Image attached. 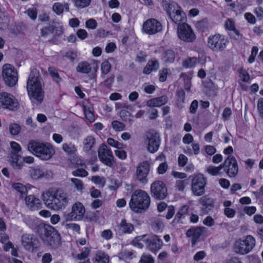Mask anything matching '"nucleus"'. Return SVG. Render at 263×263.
I'll return each mask as SVG.
<instances>
[{
  "label": "nucleus",
  "instance_id": "57",
  "mask_svg": "<svg viewBox=\"0 0 263 263\" xmlns=\"http://www.w3.org/2000/svg\"><path fill=\"white\" fill-rule=\"evenodd\" d=\"M208 21L206 20H203L198 21L196 23V27L201 31H203L208 27Z\"/></svg>",
  "mask_w": 263,
  "mask_h": 263
},
{
  "label": "nucleus",
  "instance_id": "55",
  "mask_svg": "<svg viewBox=\"0 0 263 263\" xmlns=\"http://www.w3.org/2000/svg\"><path fill=\"white\" fill-rule=\"evenodd\" d=\"M53 31V25L45 27L41 30V35L43 37L47 36Z\"/></svg>",
  "mask_w": 263,
  "mask_h": 263
},
{
  "label": "nucleus",
  "instance_id": "28",
  "mask_svg": "<svg viewBox=\"0 0 263 263\" xmlns=\"http://www.w3.org/2000/svg\"><path fill=\"white\" fill-rule=\"evenodd\" d=\"M167 101V97L166 96H162L148 100L146 104L148 106L151 107H158L165 104Z\"/></svg>",
  "mask_w": 263,
  "mask_h": 263
},
{
  "label": "nucleus",
  "instance_id": "34",
  "mask_svg": "<svg viewBox=\"0 0 263 263\" xmlns=\"http://www.w3.org/2000/svg\"><path fill=\"white\" fill-rule=\"evenodd\" d=\"M83 111L86 119L90 123L95 120V116L93 112V108L91 105L83 104Z\"/></svg>",
  "mask_w": 263,
  "mask_h": 263
},
{
  "label": "nucleus",
  "instance_id": "39",
  "mask_svg": "<svg viewBox=\"0 0 263 263\" xmlns=\"http://www.w3.org/2000/svg\"><path fill=\"white\" fill-rule=\"evenodd\" d=\"M225 27L229 30L233 31L236 35H240L239 32L237 30L235 26V23L232 20H228L225 23Z\"/></svg>",
  "mask_w": 263,
  "mask_h": 263
},
{
  "label": "nucleus",
  "instance_id": "9",
  "mask_svg": "<svg viewBox=\"0 0 263 263\" xmlns=\"http://www.w3.org/2000/svg\"><path fill=\"white\" fill-rule=\"evenodd\" d=\"M229 43L228 38L223 35L216 34L210 36L208 39V46L213 51H222L224 50Z\"/></svg>",
  "mask_w": 263,
  "mask_h": 263
},
{
  "label": "nucleus",
  "instance_id": "21",
  "mask_svg": "<svg viewBox=\"0 0 263 263\" xmlns=\"http://www.w3.org/2000/svg\"><path fill=\"white\" fill-rule=\"evenodd\" d=\"M98 156L100 160L106 165L111 167L114 165V157L111 151L102 144L99 148Z\"/></svg>",
  "mask_w": 263,
  "mask_h": 263
},
{
  "label": "nucleus",
  "instance_id": "7",
  "mask_svg": "<svg viewBox=\"0 0 263 263\" xmlns=\"http://www.w3.org/2000/svg\"><path fill=\"white\" fill-rule=\"evenodd\" d=\"M44 235L42 236L44 243L52 249L58 248L61 245L60 234L53 227L45 229Z\"/></svg>",
  "mask_w": 263,
  "mask_h": 263
},
{
  "label": "nucleus",
  "instance_id": "50",
  "mask_svg": "<svg viewBox=\"0 0 263 263\" xmlns=\"http://www.w3.org/2000/svg\"><path fill=\"white\" fill-rule=\"evenodd\" d=\"M111 65L108 61H104L101 64V71L103 73L106 74L110 70Z\"/></svg>",
  "mask_w": 263,
  "mask_h": 263
},
{
  "label": "nucleus",
  "instance_id": "4",
  "mask_svg": "<svg viewBox=\"0 0 263 263\" xmlns=\"http://www.w3.org/2000/svg\"><path fill=\"white\" fill-rule=\"evenodd\" d=\"M150 203L148 194L144 191L137 190L133 193L129 204L132 211L139 213L148 209Z\"/></svg>",
  "mask_w": 263,
  "mask_h": 263
},
{
  "label": "nucleus",
  "instance_id": "46",
  "mask_svg": "<svg viewBox=\"0 0 263 263\" xmlns=\"http://www.w3.org/2000/svg\"><path fill=\"white\" fill-rule=\"evenodd\" d=\"M9 130L11 135H17L21 131V126L16 123L11 124L9 125Z\"/></svg>",
  "mask_w": 263,
  "mask_h": 263
},
{
  "label": "nucleus",
  "instance_id": "17",
  "mask_svg": "<svg viewBox=\"0 0 263 263\" xmlns=\"http://www.w3.org/2000/svg\"><path fill=\"white\" fill-rule=\"evenodd\" d=\"M152 195L156 199L162 200L167 195V189L165 183L162 181H156L151 186Z\"/></svg>",
  "mask_w": 263,
  "mask_h": 263
},
{
  "label": "nucleus",
  "instance_id": "51",
  "mask_svg": "<svg viewBox=\"0 0 263 263\" xmlns=\"http://www.w3.org/2000/svg\"><path fill=\"white\" fill-rule=\"evenodd\" d=\"M189 210L187 205H183L178 211L176 215V217L178 218L184 217L187 213Z\"/></svg>",
  "mask_w": 263,
  "mask_h": 263
},
{
  "label": "nucleus",
  "instance_id": "33",
  "mask_svg": "<svg viewBox=\"0 0 263 263\" xmlns=\"http://www.w3.org/2000/svg\"><path fill=\"white\" fill-rule=\"evenodd\" d=\"M66 11H69V5L67 3L63 4L60 3H55L52 6L53 11L57 14H61L63 12L64 9Z\"/></svg>",
  "mask_w": 263,
  "mask_h": 263
},
{
  "label": "nucleus",
  "instance_id": "35",
  "mask_svg": "<svg viewBox=\"0 0 263 263\" xmlns=\"http://www.w3.org/2000/svg\"><path fill=\"white\" fill-rule=\"evenodd\" d=\"M11 187L13 190L17 192L22 198L28 193L27 187L21 183H13L11 184Z\"/></svg>",
  "mask_w": 263,
  "mask_h": 263
},
{
  "label": "nucleus",
  "instance_id": "54",
  "mask_svg": "<svg viewBox=\"0 0 263 263\" xmlns=\"http://www.w3.org/2000/svg\"><path fill=\"white\" fill-rule=\"evenodd\" d=\"M187 183L186 180H179L176 181L175 186L179 191H183Z\"/></svg>",
  "mask_w": 263,
  "mask_h": 263
},
{
  "label": "nucleus",
  "instance_id": "18",
  "mask_svg": "<svg viewBox=\"0 0 263 263\" xmlns=\"http://www.w3.org/2000/svg\"><path fill=\"white\" fill-rule=\"evenodd\" d=\"M21 243L25 250L33 252L39 247L37 238L33 234H24L21 237Z\"/></svg>",
  "mask_w": 263,
  "mask_h": 263
},
{
  "label": "nucleus",
  "instance_id": "20",
  "mask_svg": "<svg viewBox=\"0 0 263 263\" xmlns=\"http://www.w3.org/2000/svg\"><path fill=\"white\" fill-rule=\"evenodd\" d=\"M99 62L97 60H92L90 62L87 61H82L78 63L76 69L77 72L88 74L91 71L96 72L99 68Z\"/></svg>",
  "mask_w": 263,
  "mask_h": 263
},
{
  "label": "nucleus",
  "instance_id": "26",
  "mask_svg": "<svg viewBox=\"0 0 263 263\" xmlns=\"http://www.w3.org/2000/svg\"><path fill=\"white\" fill-rule=\"evenodd\" d=\"M225 172L229 177H234L238 172L237 162L234 157L229 156L228 157V163L226 166Z\"/></svg>",
  "mask_w": 263,
  "mask_h": 263
},
{
  "label": "nucleus",
  "instance_id": "43",
  "mask_svg": "<svg viewBox=\"0 0 263 263\" xmlns=\"http://www.w3.org/2000/svg\"><path fill=\"white\" fill-rule=\"evenodd\" d=\"M9 19L4 13H0V29L6 28L9 24Z\"/></svg>",
  "mask_w": 263,
  "mask_h": 263
},
{
  "label": "nucleus",
  "instance_id": "38",
  "mask_svg": "<svg viewBox=\"0 0 263 263\" xmlns=\"http://www.w3.org/2000/svg\"><path fill=\"white\" fill-rule=\"evenodd\" d=\"M197 63V60L196 58H187L182 62V65L186 68H192L195 66Z\"/></svg>",
  "mask_w": 263,
  "mask_h": 263
},
{
  "label": "nucleus",
  "instance_id": "53",
  "mask_svg": "<svg viewBox=\"0 0 263 263\" xmlns=\"http://www.w3.org/2000/svg\"><path fill=\"white\" fill-rule=\"evenodd\" d=\"M170 70L167 68H164L159 71V81L164 82L167 79V75L168 74Z\"/></svg>",
  "mask_w": 263,
  "mask_h": 263
},
{
  "label": "nucleus",
  "instance_id": "25",
  "mask_svg": "<svg viewBox=\"0 0 263 263\" xmlns=\"http://www.w3.org/2000/svg\"><path fill=\"white\" fill-rule=\"evenodd\" d=\"M206 228L204 227H192L187 230L186 232V237L191 238L192 246H194L197 240L199 239L202 233L204 232Z\"/></svg>",
  "mask_w": 263,
  "mask_h": 263
},
{
  "label": "nucleus",
  "instance_id": "23",
  "mask_svg": "<svg viewBox=\"0 0 263 263\" xmlns=\"http://www.w3.org/2000/svg\"><path fill=\"white\" fill-rule=\"evenodd\" d=\"M29 174L30 177L33 180H38L43 178H48L52 175L51 170L42 167L30 169Z\"/></svg>",
  "mask_w": 263,
  "mask_h": 263
},
{
  "label": "nucleus",
  "instance_id": "45",
  "mask_svg": "<svg viewBox=\"0 0 263 263\" xmlns=\"http://www.w3.org/2000/svg\"><path fill=\"white\" fill-rule=\"evenodd\" d=\"M121 118L125 122H130L132 120L130 119V113L126 109H122L120 112Z\"/></svg>",
  "mask_w": 263,
  "mask_h": 263
},
{
  "label": "nucleus",
  "instance_id": "15",
  "mask_svg": "<svg viewBox=\"0 0 263 263\" xmlns=\"http://www.w3.org/2000/svg\"><path fill=\"white\" fill-rule=\"evenodd\" d=\"M145 142H147V150L153 153L159 147L160 138L159 134L155 130H149L146 134Z\"/></svg>",
  "mask_w": 263,
  "mask_h": 263
},
{
  "label": "nucleus",
  "instance_id": "12",
  "mask_svg": "<svg viewBox=\"0 0 263 263\" xmlns=\"http://www.w3.org/2000/svg\"><path fill=\"white\" fill-rule=\"evenodd\" d=\"M85 213V208L80 202H75L71 207V211L64 215L66 221L82 220Z\"/></svg>",
  "mask_w": 263,
  "mask_h": 263
},
{
  "label": "nucleus",
  "instance_id": "36",
  "mask_svg": "<svg viewBox=\"0 0 263 263\" xmlns=\"http://www.w3.org/2000/svg\"><path fill=\"white\" fill-rule=\"evenodd\" d=\"M109 256L104 252L97 251L95 257V263H108Z\"/></svg>",
  "mask_w": 263,
  "mask_h": 263
},
{
  "label": "nucleus",
  "instance_id": "14",
  "mask_svg": "<svg viewBox=\"0 0 263 263\" xmlns=\"http://www.w3.org/2000/svg\"><path fill=\"white\" fill-rule=\"evenodd\" d=\"M178 36L182 41L185 42H193L196 35L191 26L186 23L178 25Z\"/></svg>",
  "mask_w": 263,
  "mask_h": 263
},
{
  "label": "nucleus",
  "instance_id": "27",
  "mask_svg": "<svg viewBox=\"0 0 263 263\" xmlns=\"http://www.w3.org/2000/svg\"><path fill=\"white\" fill-rule=\"evenodd\" d=\"M25 202L27 208L31 211L37 210L42 207L41 200L34 195L27 196L25 198Z\"/></svg>",
  "mask_w": 263,
  "mask_h": 263
},
{
  "label": "nucleus",
  "instance_id": "1",
  "mask_svg": "<svg viewBox=\"0 0 263 263\" xmlns=\"http://www.w3.org/2000/svg\"><path fill=\"white\" fill-rule=\"evenodd\" d=\"M27 89L32 103L40 104L42 102L44 92L42 88L41 78L36 69H32L31 71L27 81Z\"/></svg>",
  "mask_w": 263,
  "mask_h": 263
},
{
  "label": "nucleus",
  "instance_id": "8",
  "mask_svg": "<svg viewBox=\"0 0 263 263\" xmlns=\"http://www.w3.org/2000/svg\"><path fill=\"white\" fill-rule=\"evenodd\" d=\"M138 240H142L146 245L147 249L152 252H157L163 245L162 240L155 234L142 235L137 236Z\"/></svg>",
  "mask_w": 263,
  "mask_h": 263
},
{
  "label": "nucleus",
  "instance_id": "22",
  "mask_svg": "<svg viewBox=\"0 0 263 263\" xmlns=\"http://www.w3.org/2000/svg\"><path fill=\"white\" fill-rule=\"evenodd\" d=\"M150 165L148 161L140 163L137 167L136 176L137 179L140 182L145 183L147 182V176L149 174Z\"/></svg>",
  "mask_w": 263,
  "mask_h": 263
},
{
  "label": "nucleus",
  "instance_id": "32",
  "mask_svg": "<svg viewBox=\"0 0 263 263\" xmlns=\"http://www.w3.org/2000/svg\"><path fill=\"white\" fill-rule=\"evenodd\" d=\"M83 149L88 152L92 149L95 145V139L91 136H88L83 140Z\"/></svg>",
  "mask_w": 263,
  "mask_h": 263
},
{
  "label": "nucleus",
  "instance_id": "44",
  "mask_svg": "<svg viewBox=\"0 0 263 263\" xmlns=\"http://www.w3.org/2000/svg\"><path fill=\"white\" fill-rule=\"evenodd\" d=\"M111 126L116 131H122L125 128V125L123 123L117 120L111 122Z\"/></svg>",
  "mask_w": 263,
  "mask_h": 263
},
{
  "label": "nucleus",
  "instance_id": "31",
  "mask_svg": "<svg viewBox=\"0 0 263 263\" xmlns=\"http://www.w3.org/2000/svg\"><path fill=\"white\" fill-rule=\"evenodd\" d=\"M62 149L68 156L76 155L77 152V146L71 142L63 143Z\"/></svg>",
  "mask_w": 263,
  "mask_h": 263
},
{
  "label": "nucleus",
  "instance_id": "11",
  "mask_svg": "<svg viewBox=\"0 0 263 263\" xmlns=\"http://www.w3.org/2000/svg\"><path fill=\"white\" fill-rule=\"evenodd\" d=\"M206 179L203 175L199 174L194 177L192 180L191 191L196 196H202L205 192Z\"/></svg>",
  "mask_w": 263,
  "mask_h": 263
},
{
  "label": "nucleus",
  "instance_id": "40",
  "mask_svg": "<svg viewBox=\"0 0 263 263\" xmlns=\"http://www.w3.org/2000/svg\"><path fill=\"white\" fill-rule=\"evenodd\" d=\"M133 257V253L129 251H123L119 254V258L120 260L127 261Z\"/></svg>",
  "mask_w": 263,
  "mask_h": 263
},
{
  "label": "nucleus",
  "instance_id": "6",
  "mask_svg": "<svg viewBox=\"0 0 263 263\" xmlns=\"http://www.w3.org/2000/svg\"><path fill=\"white\" fill-rule=\"evenodd\" d=\"M255 239L251 235H247L245 239H239L234 243V251L239 254L249 253L255 246Z\"/></svg>",
  "mask_w": 263,
  "mask_h": 263
},
{
  "label": "nucleus",
  "instance_id": "49",
  "mask_svg": "<svg viewBox=\"0 0 263 263\" xmlns=\"http://www.w3.org/2000/svg\"><path fill=\"white\" fill-rule=\"evenodd\" d=\"M140 263H154V260L150 254H143L140 260Z\"/></svg>",
  "mask_w": 263,
  "mask_h": 263
},
{
  "label": "nucleus",
  "instance_id": "5",
  "mask_svg": "<svg viewBox=\"0 0 263 263\" xmlns=\"http://www.w3.org/2000/svg\"><path fill=\"white\" fill-rule=\"evenodd\" d=\"M162 6L167 12L171 20L178 25H181L185 18L184 13L175 2L170 0H162Z\"/></svg>",
  "mask_w": 263,
  "mask_h": 263
},
{
  "label": "nucleus",
  "instance_id": "42",
  "mask_svg": "<svg viewBox=\"0 0 263 263\" xmlns=\"http://www.w3.org/2000/svg\"><path fill=\"white\" fill-rule=\"evenodd\" d=\"M74 6L79 8H84L90 4L91 0H72Z\"/></svg>",
  "mask_w": 263,
  "mask_h": 263
},
{
  "label": "nucleus",
  "instance_id": "56",
  "mask_svg": "<svg viewBox=\"0 0 263 263\" xmlns=\"http://www.w3.org/2000/svg\"><path fill=\"white\" fill-rule=\"evenodd\" d=\"M257 108L259 114V116L263 119V98L258 99L257 103Z\"/></svg>",
  "mask_w": 263,
  "mask_h": 263
},
{
  "label": "nucleus",
  "instance_id": "61",
  "mask_svg": "<svg viewBox=\"0 0 263 263\" xmlns=\"http://www.w3.org/2000/svg\"><path fill=\"white\" fill-rule=\"evenodd\" d=\"M112 231L109 229L103 231L101 234V237L106 240L110 239L112 237Z\"/></svg>",
  "mask_w": 263,
  "mask_h": 263
},
{
  "label": "nucleus",
  "instance_id": "2",
  "mask_svg": "<svg viewBox=\"0 0 263 263\" xmlns=\"http://www.w3.org/2000/svg\"><path fill=\"white\" fill-rule=\"evenodd\" d=\"M42 198L48 209L55 211L65 209L68 202L67 194L59 190L44 192Z\"/></svg>",
  "mask_w": 263,
  "mask_h": 263
},
{
  "label": "nucleus",
  "instance_id": "59",
  "mask_svg": "<svg viewBox=\"0 0 263 263\" xmlns=\"http://www.w3.org/2000/svg\"><path fill=\"white\" fill-rule=\"evenodd\" d=\"M72 175L74 176L86 177L88 175V173L83 168H78L72 172Z\"/></svg>",
  "mask_w": 263,
  "mask_h": 263
},
{
  "label": "nucleus",
  "instance_id": "3",
  "mask_svg": "<svg viewBox=\"0 0 263 263\" xmlns=\"http://www.w3.org/2000/svg\"><path fill=\"white\" fill-rule=\"evenodd\" d=\"M27 149L42 160L50 159L54 154L52 146L48 143L31 140L27 144Z\"/></svg>",
  "mask_w": 263,
  "mask_h": 263
},
{
  "label": "nucleus",
  "instance_id": "30",
  "mask_svg": "<svg viewBox=\"0 0 263 263\" xmlns=\"http://www.w3.org/2000/svg\"><path fill=\"white\" fill-rule=\"evenodd\" d=\"M120 231L124 234H130L134 230V227L131 223L127 222L123 219L121 220L120 225Z\"/></svg>",
  "mask_w": 263,
  "mask_h": 263
},
{
  "label": "nucleus",
  "instance_id": "13",
  "mask_svg": "<svg viewBox=\"0 0 263 263\" xmlns=\"http://www.w3.org/2000/svg\"><path fill=\"white\" fill-rule=\"evenodd\" d=\"M11 151L9 153V162L10 165L14 169H20L22 167V164L18 162L20 155L18 153L21 151V145L14 141L10 143Z\"/></svg>",
  "mask_w": 263,
  "mask_h": 263
},
{
  "label": "nucleus",
  "instance_id": "64",
  "mask_svg": "<svg viewBox=\"0 0 263 263\" xmlns=\"http://www.w3.org/2000/svg\"><path fill=\"white\" fill-rule=\"evenodd\" d=\"M142 88L144 91L147 93H152L156 89L154 85L147 84L143 85Z\"/></svg>",
  "mask_w": 263,
  "mask_h": 263
},
{
  "label": "nucleus",
  "instance_id": "52",
  "mask_svg": "<svg viewBox=\"0 0 263 263\" xmlns=\"http://www.w3.org/2000/svg\"><path fill=\"white\" fill-rule=\"evenodd\" d=\"M71 181L77 190L82 191L83 189V183L81 180L77 178H71Z\"/></svg>",
  "mask_w": 263,
  "mask_h": 263
},
{
  "label": "nucleus",
  "instance_id": "29",
  "mask_svg": "<svg viewBox=\"0 0 263 263\" xmlns=\"http://www.w3.org/2000/svg\"><path fill=\"white\" fill-rule=\"evenodd\" d=\"M159 67L158 61L155 60H152L148 62L146 66L143 68V72L144 74H148L153 71L157 70Z\"/></svg>",
  "mask_w": 263,
  "mask_h": 263
},
{
  "label": "nucleus",
  "instance_id": "58",
  "mask_svg": "<svg viewBox=\"0 0 263 263\" xmlns=\"http://www.w3.org/2000/svg\"><path fill=\"white\" fill-rule=\"evenodd\" d=\"M241 80L245 82H248L250 81V76L245 70L241 69L239 70Z\"/></svg>",
  "mask_w": 263,
  "mask_h": 263
},
{
  "label": "nucleus",
  "instance_id": "62",
  "mask_svg": "<svg viewBox=\"0 0 263 263\" xmlns=\"http://www.w3.org/2000/svg\"><path fill=\"white\" fill-rule=\"evenodd\" d=\"M203 224L211 227L215 225V221L214 219L210 216H206L203 220Z\"/></svg>",
  "mask_w": 263,
  "mask_h": 263
},
{
  "label": "nucleus",
  "instance_id": "24",
  "mask_svg": "<svg viewBox=\"0 0 263 263\" xmlns=\"http://www.w3.org/2000/svg\"><path fill=\"white\" fill-rule=\"evenodd\" d=\"M201 204L200 214L201 215L207 214L214 207L215 201L213 198L208 195L203 196L199 200Z\"/></svg>",
  "mask_w": 263,
  "mask_h": 263
},
{
  "label": "nucleus",
  "instance_id": "10",
  "mask_svg": "<svg viewBox=\"0 0 263 263\" xmlns=\"http://www.w3.org/2000/svg\"><path fill=\"white\" fill-rule=\"evenodd\" d=\"M2 77L5 83L10 87L14 86L18 80L16 70L12 65L8 64L3 66Z\"/></svg>",
  "mask_w": 263,
  "mask_h": 263
},
{
  "label": "nucleus",
  "instance_id": "63",
  "mask_svg": "<svg viewBox=\"0 0 263 263\" xmlns=\"http://www.w3.org/2000/svg\"><path fill=\"white\" fill-rule=\"evenodd\" d=\"M86 27L88 29H95L97 27V23L95 20L90 18L86 22Z\"/></svg>",
  "mask_w": 263,
  "mask_h": 263
},
{
  "label": "nucleus",
  "instance_id": "16",
  "mask_svg": "<svg viewBox=\"0 0 263 263\" xmlns=\"http://www.w3.org/2000/svg\"><path fill=\"white\" fill-rule=\"evenodd\" d=\"M0 103L3 108L11 110H16L19 107L17 100L12 95L6 92L0 93Z\"/></svg>",
  "mask_w": 263,
  "mask_h": 263
},
{
  "label": "nucleus",
  "instance_id": "37",
  "mask_svg": "<svg viewBox=\"0 0 263 263\" xmlns=\"http://www.w3.org/2000/svg\"><path fill=\"white\" fill-rule=\"evenodd\" d=\"M175 58V53L172 50H167L163 54V60L166 63H173Z\"/></svg>",
  "mask_w": 263,
  "mask_h": 263
},
{
  "label": "nucleus",
  "instance_id": "19",
  "mask_svg": "<svg viewBox=\"0 0 263 263\" xmlns=\"http://www.w3.org/2000/svg\"><path fill=\"white\" fill-rule=\"evenodd\" d=\"M162 30L161 23L155 18L148 19L143 25V31L149 35L155 34Z\"/></svg>",
  "mask_w": 263,
  "mask_h": 263
},
{
  "label": "nucleus",
  "instance_id": "47",
  "mask_svg": "<svg viewBox=\"0 0 263 263\" xmlns=\"http://www.w3.org/2000/svg\"><path fill=\"white\" fill-rule=\"evenodd\" d=\"M206 172L212 176H217L221 174V172H219V169L213 165L208 166L206 168Z\"/></svg>",
  "mask_w": 263,
  "mask_h": 263
},
{
  "label": "nucleus",
  "instance_id": "60",
  "mask_svg": "<svg viewBox=\"0 0 263 263\" xmlns=\"http://www.w3.org/2000/svg\"><path fill=\"white\" fill-rule=\"evenodd\" d=\"M168 168V165L166 162H162L159 164L157 168V172L159 174H164Z\"/></svg>",
  "mask_w": 263,
  "mask_h": 263
},
{
  "label": "nucleus",
  "instance_id": "41",
  "mask_svg": "<svg viewBox=\"0 0 263 263\" xmlns=\"http://www.w3.org/2000/svg\"><path fill=\"white\" fill-rule=\"evenodd\" d=\"M48 72L52 77V79L57 83H59L61 79L58 73L57 70L53 67H49L48 68Z\"/></svg>",
  "mask_w": 263,
  "mask_h": 263
},
{
  "label": "nucleus",
  "instance_id": "48",
  "mask_svg": "<svg viewBox=\"0 0 263 263\" xmlns=\"http://www.w3.org/2000/svg\"><path fill=\"white\" fill-rule=\"evenodd\" d=\"M90 250L88 248H84L83 251L76 256V258L79 260H85L90 254Z\"/></svg>",
  "mask_w": 263,
  "mask_h": 263
}]
</instances>
